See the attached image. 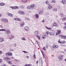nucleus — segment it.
<instances>
[{
	"mask_svg": "<svg viewBox=\"0 0 66 66\" xmlns=\"http://www.w3.org/2000/svg\"><path fill=\"white\" fill-rule=\"evenodd\" d=\"M27 8L29 10H33V9L35 8V6L34 4H32L30 6H27Z\"/></svg>",
	"mask_w": 66,
	"mask_h": 66,
	"instance_id": "1",
	"label": "nucleus"
},
{
	"mask_svg": "<svg viewBox=\"0 0 66 66\" xmlns=\"http://www.w3.org/2000/svg\"><path fill=\"white\" fill-rule=\"evenodd\" d=\"M39 66H43V63L42 62V58H40L39 60Z\"/></svg>",
	"mask_w": 66,
	"mask_h": 66,
	"instance_id": "2",
	"label": "nucleus"
},
{
	"mask_svg": "<svg viewBox=\"0 0 66 66\" xmlns=\"http://www.w3.org/2000/svg\"><path fill=\"white\" fill-rule=\"evenodd\" d=\"M7 56H12L13 54L12 53H11L10 52H9L8 53H7L5 54Z\"/></svg>",
	"mask_w": 66,
	"mask_h": 66,
	"instance_id": "3",
	"label": "nucleus"
},
{
	"mask_svg": "<svg viewBox=\"0 0 66 66\" xmlns=\"http://www.w3.org/2000/svg\"><path fill=\"white\" fill-rule=\"evenodd\" d=\"M63 56H64L63 55H60L58 57V59L59 61H62L63 59Z\"/></svg>",
	"mask_w": 66,
	"mask_h": 66,
	"instance_id": "4",
	"label": "nucleus"
},
{
	"mask_svg": "<svg viewBox=\"0 0 66 66\" xmlns=\"http://www.w3.org/2000/svg\"><path fill=\"white\" fill-rule=\"evenodd\" d=\"M49 34L50 35H55V32H54V31H52L50 32Z\"/></svg>",
	"mask_w": 66,
	"mask_h": 66,
	"instance_id": "5",
	"label": "nucleus"
},
{
	"mask_svg": "<svg viewBox=\"0 0 66 66\" xmlns=\"http://www.w3.org/2000/svg\"><path fill=\"white\" fill-rule=\"evenodd\" d=\"M10 31L9 30H5V34H6L7 35H9L10 34Z\"/></svg>",
	"mask_w": 66,
	"mask_h": 66,
	"instance_id": "6",
	"label": "nucleus"
},
{
	"mask_svg": "<svg viewBox=\"0 0 66 66\" xmlns=\"http://www.w3.org/2000/svg\"><path fill=\"white\" fill-rule=\"evenodd\" d=\"M4 59L5 61H7V62L9 61L10 60V59L8 57H4Z\"/></svg>",
	"mask_w": 66,
	"mask_h": 66,
	"instance_id": "7",
	"label": "nucleus"
},
{
	"mask_svg": "<svg viewBox=\"0 0 66 66\" xmlns=\"http://www.w3.org/2000/svg\"><path fill=\"white\" fill-rule=\"evenodd\" d=\"M10 7L13 10H15V9H18V7L17 6H15L14 7Z\"/></svg>",
	"mask_w": 66,
	"mask_h": 66,
	"instance_id": "8",
	"label": "nucleus"
},
{
	"mask_svg": "<svg viewBox=\"0 0 66 66\" xmlns=\"http://www.w3.org/2000/svg\"><path fill=\"white\" fill-rule=\"evenodd\" d=\"M18 13L21 15H24V12L21 11H19L18 12Z\"/></svg>",
	"mask_w": 66,
	"mask_h": 66,
	"instance_id": "9",
	"label": "nucleus"
},
{
	"mask_svg": "<svg viewBox=\"0 0 66 66\" xmlns=\"http://www.w3.org/2000/svg\"><path fill=\"white\" fill-rule=\"evenodd\" d=\"M24 29L26 30V31H29V28L27 26H25L24 27Z\"/></svg>",
	"mask_w": 66,
	"mask_h": 66,
	"instance_id": "10",
	"label": "nucleus"
},
{
	"mask_svg": "<svg viewBox=\"0 0 66 66\" xmlns=\"http://www.w3.org/2000/svg\"><path fill=\"white\" fill-rule=\"evenodd\" d=\"M44 13V11L42 10H41L39 12V14L40 15H41V14H43Z\"/></svg>",
	"mask_w": 66,
	"mask_h": 66,
	"instance_id": "11",
	"label": "nucleus"
},
{
	"mask_svg": "<svg viewBox=\"0 0 66 66\" xmlns=\"http://www.w3.org/2000/svg\"><path fill=\"white\" fill-rule=\"evenodd\" d=\"M60 16L61 17H65V16L64 14H63L62 13H61L60 14Z\"/></svg>",
	"mask_w": 66,
	"mask_h": 66,
	"instance_id": "12",
	"label": "nucleus"
},
{
	"mask_svg": "<svg viewBox=\"0 0 66 66\" xmlns=\"http://www.w3.org/2000/svg\"><path fill=\"white\" fill-rule=\"evenodd\" d=\"M61 2L63 4H65L66 3V0H62L61 1Z\"/></svg>",
	"mask_w": 66,
	"mask_h": 66,
	"instance_id": "13",
	"label": "nucleus"
},
{
	"mask_svg": "<svg viewBox=\"0 0 66 66\" xmlns=\"http://www.w3.org/2000/svg\"><path fill=\"white\" fill-rule=\"evenodd\" d=\"M4 39H3V38H0V42H4Z\"/></svg>",
	"mask_w": 66,
	"mask_h": 66,
	"instance_id": "14",
	"label": "nucleus"
},
{
	"mask_svg": "<svg viewBox=\"0 0 66 66\" xmlns=\"http://www.w3.org/2000/svg\"><path fill=\"white\" fill-rule=\"evenodd\" d=\"M53 47L54 48H58V46L55 45H53Z\"/></svg>",
	"mask_w": 66,
	"mask_h": 66,
	"instance_id": "15",
	"label": "nucleus"
},
{
	"mask_svg": "<svg viewBox=\"0 0 66 66\" xmlns=\"http://www.w3.org/2000/svg\"><path fill=\"white\" fill-rule=\"evenodd\" d=\"M42 38H43L44 39H45L46 38V36L45 34H43V36L42 37Z\"/></svg>",
	"mask_w": 66,
	"mask_h": 66,
	"instance_id": "16",
	"label": "nucleus"
},
{
	"mask_svg": "<svg viewBox=\"0 0 66 66\" xmlns=\"http://www.w3.org/2000/svg\"><path fill=\"white\" fill-rule=\"evenodd\" d=\"M34 33L36 35H37L38 34V31H36L34 32Z\"/></svg>",
	"mask_w": 66,
	"mask_h": 66,
	"instance_id": "17",
	"label": "nucleus"
},
{
	"mask_svg": "<svg viewBox=\"0 0 66 66\" xmlns=\"http://www.w3.org/2000/svg\"><path fill=\"white\" fill-rule=\"evenodd\" d=\"M15 20H17V21H21V19L20 18H15Z\"/></svg>",
	"mask_w": 66,
	"mask_h": 66,
	"instance_id": "18",
	"label": "nucleus"
},
{
	"mask_svg": "<svg viewBox=\"0 0 66 66\" xmlns=\"http://www.w3.org/2000/svg\"><path fill=\"white\" fill-rule=\"evenodd\" d=\"M52 8V6L50 5H49L48 6V9L49 10H50Z\"/></svg>",
	"mask_w": 66,
	"mask_h": 66,
	"instance_id": "19",
	"label": "nucleus"
},
{
	"mask_svg": "<svg viewBox=\"0 0 66 66\" xmlns=\"http://www.w3.org/2000/svg\"><path fill=\"white\" fill-rule=\"evenodd\" d=\"M5 4L4 3H0V6H3Z\"/></svg>",
	"mask_w": 66,
	"mask_h": 66,
	"instance_id": "20",
	"label": "nucleus"
},
{
	"mask_svg": "<svg viewBox=\"0 0 66 66\" xmlns=\"http://www.w3.org/2000/svg\"><path fill=\"white\" fill-rule=\"evenodd\" d=\"M35 16L37 18H39V15L37 14H35Z\"/></svg>",
	"mask_w": 66,
	"mask_h": 66,
	"instance_id": "21",
	"label": "nucleus"
},
{
	"mask_svg": "<svg viewBox=\"0 0 66 66\" xmlns=\"http://www.w3.org/2000/svg\"><path fill=\"white\" fill-rule=\"evenodd\" d=\"M49 34V31H47L46 32V34L45 35V36H48V34Z\"/></svg>",
	"mask_w": 66,
	"mask_h": 66,
	"instance_id": "22",
	"label": "nucleus"
},
{
	"mask_svg": "<svg viewBox=\"0 0 66 66\" xmlns=\"http://www.w3.org/2000/svg\"><path fill=\"white\" fill-rule=\"evenodd\" d=\"M33 56L35 60H36V56H35V53L33 55Z\"/></svg>",
	"mask_w": 66,
	"mask_h": 66,
	"instance_id": "23",
	"label": "nucleus"
},
{
	"mask_svg": "<svg viewBox=\"0 0 66 66\" xmlns=\"http://www.w3.org/2000/svg\"><path fill=\"white\" fill-rule=\"evenodd\" d=\"M4 22H8V20L6 19H4Z\"/></svg>",
	"mask_w": 66,
	"mask_h": 66,
	"instance_id": "24",
	"label": "nucleus"
},
{
	"mask_svg": "<svg viewBox=\"0 0 66 66\" xmlns=\"http://www.w3.org/2000/svg\"><path fill=\"white\" fill-rule=\"evenodd\" d=\"M46 4H47V5H49V4H50L49 3V2H48V1H47L46 2Z\"/></svg>",
	"mask_w": 66,
	"mask_h": 66,
	"instance_id": "25",
	"label": "nucleus"
},
{
	"mask_svg": "<svg viewBox=\"0 0 66 66\" xmlns=\"http://www.w3.org/2000/svg\"><path fill=\"white\" fill-rule=\"evenodd\" d=\"M60 37V38H63V35H58Z\"/></svg>",
	"mask_w": 66,
	"mask_h": 66,
	"instance_id": "26",
	"label": "nucleus"
},
{
	"mask_svg": "<svg viewBox=\"0 0 66 66\" xmlns=\"http://www.w3.org/2000/svg\"><path fill=\"white\" fill-rule=\"evenodd\" d=\"M62 39H66V36H64L63 35L62 37Z\"/></svg>",
	"mask_w": 66,
	"mask_h": 66,
	"instance_id": "27",
	"label": "nucleus"
},
{
	"mask_svg": "<svg viewBox=\"0 0 66 66\" xmlns=\"http://www.w3.org/2000/svg\"><path fill=\"white\" fill-rule=\"evenodd\" d=\"M14 60H15V62H16L17 63H19V60H18L16 59H15Z\"/></svg>",
	"mask_w": 66,
	"mask_h": 66,
	"instance_id": "28",
	"label": "nucleus"
},
{
	"mask_svg": "<svg viewBox=\"0 0 66 66\" xmlns=\"http://www.w3.org/2000/svg\"><path fill=\"white\" fill-rule=\"evenodd\" d=\"M57 32H58V34H60V33H61V31L60 30H58V31H57Z\"/></svg>",
	"mask_w": 66,
	"mask_h": 66,
	"instance_id": "29",
	"label": "nucleus"
},
{
	"mask_svg": "<svg viewBox=\"0 0 66 66\" xmlns=\"http://www.w3.org/2000/svg\"><path fill=\"white\" fill-rule=\"evenodd\" d=\"M5 31V29H0V31Z\"/></svg>",
	"mask_w": 66,
	"mask_h": 66,
	"instance_id": "30",
	"label": "nucleus"
},
{
	"mask_svg": "<svg viewBox=\"0 0 66 66\" xmlns=\"http://www.w3.org/2000/svg\"><path fill=\"white\" fill-rule=\"evenodd\" d=\"M21 39L23 40H26V39H25V38L24 37H22L21 38Z\"/></svg>",
	"mask_w": 66,
	"mask_h": 66,
	"instance_id": "31",
	"label": "nucleus"
},
{
	"mask_svg": "<svg viewBox=\"0 0 66 66\" xmlns=\"http://www.w3.org/2000/svg\"><path fill=\"white\" fill-rule=\"evenodd\" d=\"M46 28L47 29H48V30H51V28L50 27L48 28V27L46 26Z\"/></svg>",
	"mask_w": 66,
	"mask_h": 66,
	"instance_id": "32",
	"label": "nucleus"
},
{
	"mask_svg": "<svg viewBox=\"0 0 66 66\" xmlns=\"http://www.w3.org/2000/svg\"><path fill=\"white\" fill-rule=\"evenodd\" d=\"M53 11H57V9L56 8L54 9H53Z\"/></svg>",
	"mask_w": 66,
	"mask_h": 66,
	"instance_id": "33",
	"label": "nucleus"
},
{
	"mask_svg": "<svg viewBox=\"0 0 66 66\" xmlns=\"http://www.w3.org/2000/svg\"><path fill=\"white\" fill-rule=\"evenodd\" d=\"M14 38V37L12 36V37H11L9 38V39H11H11H13V38Z\"/></svg>",
	"mask_w": 66,
	"mask_h": 66,
	"instance_id": "34",
	"label": "nucleus"
},
{
	"mask_svg": "<svg viewBox=\"0 0 66 66\" xmlns=\"http://www.w3.org/2000/svg\"><path fill=\"white\" fill-rule=\"evenodd\" d=\"M52 25H57V24L55 22H53L52 23Z\"/></svg>",
	"mask_w": 66,
	"mask_h": 66,
	"instance_id": "35",
	"label": "nucleus"
},
{
	"mask_svg": "<svg viewBox=\"0 0 66 66\" xmlns=\"http://www.w3.org/2000/svg\"><path fill=\"white\" fill-rule=\"evenodd\" d=\"M22 2L24 3L27 2V0H23Z\"/></svg>",
	"mask_w": 66,
	"mask_h": 66,
	"instance_id": "36",
	"label": "nucleus"
},
{
	"mask_svg": "<svg viewBox=\"0 0 66 66\" xmlns=\"http://www.w3.org/2000/svg\"><path fill=\"white\" fill-rule=\"evenodd\" d=\"M25 23H24V22H22L21 23V25H24V24Z\"/></svg>",
	"mask_w": 66,
	"mask_h": 66,
	"instance_id": "37",
	"label": "nucleus"
},
{
	"mask_svg": "<svg viewBox=\"0 0 66 66\" xmlns=\"http://www.w3.org/2000/svg\"><path fill=\"white\" fill-rule=\"evenodd\" d=\"M37 37H38V39H40V37L39 36L37 35Z\"/></svg>",
	"mask_w": 66,
	"mask_h": 66,
	"instance_id": "38",
	"label": "nucleus"
},
{
	"mask_svg": "<svg viewBox=\"0 0 66 66\" xmlns=\"http://www.w3.org/2000/svg\"><path fill=\"white\" fill-rule=\"evenodd\" d=\"M9 16H11V17H13V15L11 13H10L9 15Z\"/></svg>",
	"mask_w": 66,
	"mask_h": 66,
	"instance_id": "39",
	"label": "nucleus"
},
{
	"mask_svg": "<svg viewBox=\"0 0 66 66\" xmlns=\"http://www.w3.org/2000/svg\"><path fill=\"white\" fill-rule=\"evenodd\" d=\"M20 8H21V9H23V5H21L20 6Z\"/></svg>",
	"mask_w": 66,
	"mask_h": 66,
	"instance_id": "40",
	"label": "nucleus"
},
{
	"mask_svg": "<svg viewBox=\"0 0 66 66\" xmlns=\"http://www.w3.org/2000/svg\"><path fill=\"white\" fill-rule=\"evenodd\" d=\"M51 3H55V0L52 1L51 2Z\"/></svg>",
	"mask_w": 66,
	"mask_h": 66,
	"instance_id": "41",
	"label": "nucleus"
},
{
	"mask_svg": "<svg viewBox=\"0 0 66 66\" xmlns=\"http://www.w3.org/2000/svg\"><path fill=\"white\" fill-rule=\"evenodd\" d=\"M8 63L9 64H12V63H11V62L10 61H9L8 62Z\"/></svg>",
	"mask_w": 66,
	"mask_h": 66,
	"instance_id": "42",
	"label": "nucleus"
},
{
	"mask_svg": "<svg viewBox=\"0 0 66 66\" xmlns=\"http://www.w3.org/2000/svg\"><path fill=\"white\" fill-rule=\"evenodd\" d=\"M61 42L62 44H65V41H63Z\"/></svg>",
	"mask_w": 66,
	"mask_h": 66,
	"instance_id": "43",
	"label": "nucleus"
},
{
	"mask_svg": "<svg viewBox=\"0 0 66 66\" xmlns=\"http://www.w3.org/2000/svg\"><path fill=\"white\" fill-rule=\"evenodd\" d=\"M22 52H24V53H28V52H27L26 51H22Z\"/></svg>",
	"mask_w": 66,
	"mask_h": 66,
	"instance_id": "44",
	"label": "nucleus"
},
{
	"mask_svg": "<svg viewBox=\"0 0 66 66\" xmlns=\"http://www.w3.org/2000/svg\"><path fill=\"white\" fill-rule=\"evenodd\" d=\"M25 18L27 19V20H30V19L29 18Z\"/></svg>",
	"mask_w": 66,
	"mask_h": 66,
	"instance_id": "45",
	"label": "nucleus"
},
{
	"mask_svg": "<svg viewBox=\"0 0 66 66\" xmlns=\"http://www.w3.org/2000/svg\"><path fill=\"white\" fill-rule=\"evenodd\" d=\"M63 20H66V17L65 18H63L62 19Z\"/></svg>",
	"mask_w": 66,
	"mask_h": 66,
	"instance_id": "46",
	"label": "nucleus"
},
{
	"mask_svg": "<svg viewBox=\"0 0 66 66\" xmlns=\"http://www.w3.org/2000/svg\"><path fill=\"white\" fill-rule=\"evenodd\" d=\"M10 51H14V50H13V49L12 48H11L9 50Z\"/></svg>",
	"mask_w": 66,
	"mask_h": 66,
	"instance_id": "47",
	"label": "nucleus"
},
{
	"mask_svg": "<svg viewBox=\"0 0 66 66\" xmlns=\"http://www.w3.org/2000/svg\"><path fill=\"white\" fill-rule=\"evenodd\" d=\"M2 62V60L1 59H0V63Z\"/></svg>",
	"mask_w": 66,
	"mask_h": 66,
	"instance_id": "48",
	"label": "nucleus"
},
{
	"mask_svg": "<svg viewBox=\"0 0 66 66\" xmlns=\"http://www.w3.org/2000/svg\"><path fill=\"white\" fill-rule=\"evenodd\" d=\"M2 54V51H0V55Z\"/></svg>",
	"mask_w": 66,
	"mask_h": 66,
	"instance_id": "49",
	"label": "nucleus"
},
{
	"mask_svg": "<svg viewBox=\"0 0 66 66\" xmlns=\"http://www.w3.org/2000/svg\"><path fill=\"white\" fill-rule=\"evenodd\" d=\"M26 58H27V59H29V57L28 56H26Z\"/></svg>",
	"mask_w": 66,
	"mask_h": 66,
	"instance_id": "50",
	"label": "nucleus"
},
{
	"mask_svg": "<svg viewBox=\"0 0 66 66\" xmlns=\"http://www.w3.org/2000/svg\"><path fill=\"white\" fill-rule=\"evenodd\" d=\"M43 50H46V49H45V47H44L43 48Z\"/></svg>",
	"mask_w": 66,
	"mask_h": 66,
	"instance_id": "51",
	"label": "nucleus"
},
{
	"mask_svg": "<svg viewBox=\"0 0 66 66\" xmlns=\"http://www.w3.org/2000/svg\"><path fill=\"white\" fill-rule=\"evenodd\" d=\"M41 52H42V55H43L44 57V53L42 52V51H41Z\"/></svg>",
	"mask_w": 66,
	"mask_h": 66,
	"instance_id": "52",
	"label": "nucleus"
},
{
	"mask_svg": "<svg viewBox=\"0 0 66 66\" xmlns=\"http://www.w3.org/2000/svg\"><path fill=\"white\" fill-rule=\"evenodd\" d=\"M63 28H64V29H65V30H66V26H64L63 27Z\"/></svg>",
	"mask_w": 66,
	"mask_h": 66,
	"instance_id": "53",
	"label": "nucleus"
},
{
	"mask_svg": "<svg viewBox=\"0 0 66 66\" xmlns=\"http://www.w3.org/2000/svg\"><path fill=\"white\" fill-rule=\"evenodd\" d=\"M10 13H9V12H8L7 13V15H8V16H9L10 15Z\"/></svg>",
	"mask_w": 66,
	"mask_h": 66,
	"instance_id": "54",
	"label": "nucleus"
},
{
	"mask_svg": "<svg viewBox=\"0 0 66 66\" xmlns=\"http://www.w3.org/2000/svg\"><path fill=\"white\" fill-rule=\"evenodd\" d=\"M35 44H38V43H37V41H35Z\"/></svg>",
	"mask_w": 66,
	"mask_h": 66,
	"instance_id": "55",
	"label": "nucleus"
},
{
	"mask_svg": "<svg viewBox=\"0 0 66 66\" xmlns=\"http://www.w3.org/2000/svg\"><path fill=\"white\" fill-rule=\"evenodd\" d=\"M59 43H60V44H62V42H61V41H58Z\"/></svg>",
	"mask_w": 66,
	"mask_h": 66,
	"instance_id": "56",
	"label": "nucleus"
},
{
	"mask_svg": "<svg viewBox=\"0 0 66 66\" xmlns=\"http://www.w3.org/2000/svg\"><path fill=\"white\" fill-rule=\"evenodd\" d=\"M38 61H37L36 62L37 64H38Z\"/></svg>",
	"mask_w": 66,
	"mask_h": 66,
	"instance_id": "57",
	"label": "nucleus"
},
{
	"mask_svg": "<svg viewBox=\"0 0 66 66\" xmlns=\"http://www.w3.org/2000/svg\"><path fill=\"white\" fill-rule=\"evenodd\" d=\"M1 20H2V21H3V22L4 21V19H2Z\"/></svg>",
	"mask_w": 66,
	"mask_h": 66,
	"instance_id": "58",
	"label": "nucleus"
},
{
	"mask_svg": "<svg viewBox=\"0 0 66 66\" xmlns=\"http://www.w3.org/2000/svg\"><path fill=\"white\" fill-rule=\"evenodd\" d=\"M59 34L58 33H57L56 34V36H57V35H59Z\"/></svg>",
	"mask_w": 66,
	"mask_h": 66,
	"instance_id": "59",
	"label": "nucleus"
},
{
	"mask_svg": "<svg viewBox=\"0 0 66 66\" xmlns=\"http://www.w3.org/2000/svg\"><path fill=\"white\" fill-rule=\"evenodd\" d=\"M42 22H45V20H44V19H43V20H42Z\"/></svg>",
	"mask_w": 66,
	"mask_h": 66,
	"instance_id": "60",
	"label": "nucleus"
},
{
	"mask_svg": "<svg viewBox=\"0 0 66 66\" xmlns=\"http://www.w3.org/2000/svg\"><path fill=\"white\" fill-rule=\"evenodd\" d=\"M2 66H6V65H5V64H3Z\"/></svg>",
	"mask_w": 66,
	"mask_h": 66,
	"instance_id": "61",
	"label": "nucleus"
},
{
	"mask_svg": "<svg viewBox=\"0 0 66 66\" xmlns=\"http://www.w3.org/2000/svg\"><path fill=\"white\" fill-rule=\"evenodd\" d=\"M14 47H16V46H17V45H16V44H15L14 45Z\"/></svg>",
	"mask_w": 66,
	"mask_h": 66,
	"instance_id": "62",
	"label": "nucleus"
},
{
	"mask_svg": "<svg viewBox=\"0 0 66 66\" xmlns=\"http://www.w3.org/2000/svg\"><path fill=\"white\" fill-rule=\"evenodd\" d=\"M20 27H23V25H20Z\"/></svg>",
	"mask_w": 66,
	"mask_h": 66,
	"instance_id": "63",
	"label": "nucleus"
},
{
	"mask_svg": "<svg viewBox=\"0 0 66 66\" xmlns=\"http://www.w3.org/2000/svg\"><path fill=\"white\" fill-rule=\"evenodd\" d=\"M64 51L65 52V54L66 55V49L64 50Z\"/></svg>",
	"mask_w": 66,
	"mask_h": 66,
	"instance_id": "64",
	"label": "nucleus"
}]
</instances>
